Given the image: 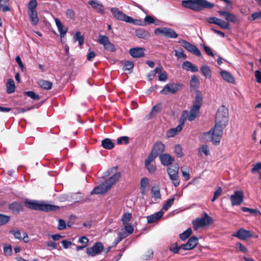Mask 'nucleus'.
I'll return each mask as SVG.
<instances>
[{"label":"nucleus","mask_w":261,"mask_h":261,"mask_svg":"<svg viewBox=\"0 0 261 261\" xmlns=\"http://www.w3.org/2000/svg\"><path fill=\"white\" fill-rule=\"evenodd\" d=\"M228 121V110L224 106H221L218 110L215 117V126L207 134L212 132V141L217 145L220 143L223 135V129L227 124Z\"/></svg>","instance_id":"f257e3e1"},{"label":"nucleus","mask_w":261,"mask_h":261,"mask_svg":"<svg viewBox=\"0 0 261 261\" xmlns=\"http://www.w3.org/2000/svg\"><path fill=\"white\" fill-rule=\"evenodd\" d=\"M202 100L201 92L199 90H197L195 100L190 109V112H188L187 110H184L182 112L179 120V125H180L183 128L187 119L190 121H193L195 120L199 113Z\"/></svg>","instance_id":"f03ea898"},{"label":"nucleus","mask_w":261,"mask_h":261,"mask_svg":"<svg viewBox=\"0 0 261 261\" xmlns=\"http://www.w3.org/2000/svg\"><path fill=\"white\" fill-rule=\"evenodd\" d=\"M218 13L220 16L224 18L227 22L216 17H211L207 18V22L216 24L223 29H228L229 28V22L234 23L239 22V19L237 16L229 12L219 10Z\"/></svg>","instance_id":"7ed1b4c3"},{"label":"nucleus","mask_w":261,"mask_h":261,"mask_svg":"<svg viewBox=\"0 0 261 261\" xmlns=\"http://www.w3.org/2000/svg\"><path fill=\"white\" fill-rule=\"evenodd\" d=\"M24 205L27 208L36 210L42 211L45 212L56 211L59 209V206L43 202L39 203L37 201L26 199L24 200Z\"/></svg>","instance_id":"20e7f679"},{"label":"nucleus","mask_w":261,"mask_h":261,"mask_svg":"<svg viewBox=\"0 0 261 261\" xmlns=\"http://www.w3.org/2000/svg\"><path fill=\"white\" fill-rule=\"evenodd\" d=\"M182 7L190 10L200 11L203 8L212 9L214 5L206 0H183L181 2Z\"/></svg>","instance_id":"39448f33"},{"label":"nucleus","mask_w":261,"mask_h":261,"mask_svg":"<svg viewBox=\"0 0 261 261\" xmlns=\"http://www.w3.org/2000/svg\"><path fill=\"white\" fill-rule=\"evenodd\" d=\"M212 223V218L206 213H204L203 217L197 218L192 221L193 228L196 230L200 227L208 225Z\"/></svg>","instance_id":"423d86ee"},{"label":"nucleus","mask_w":261,"mask_h":261,"mask_svg":"<svg viewBox=\"0 0 261 261\" xmlns=\"http://www.w3.org/2000/svg\"><path fill=\"white\" fill-rule=\"evenodd\" d=\"M167 171L174 186L175 187L178 186L180 184L178 176V165L177 164L172 165L170 167L167 168Z\"/></svg>","instance_id":"0eeeda50"},{"label":"nucleus","mask_w":261,"mask_h":261,"mask_svg":"<svg viewBox=\"0 0 261 261\" xmlns=\"http://www.w3.org/2000/svg\"><path fill=\"white\" fill-rule=\"evenodd\" d=\"M182 86L183 85L180 83H169L161 90L160 93L164 95L173 94L181 89Z\"/></svg>","instance_id":"6e6552de"},{"label":"nucleus","mask_w":261,"mask_h":261,"mask_svg":"<svg viewBox=\"0 0 261 261\" xmlns=\"http://www.w3.org/2000/svg\"><path fill=\"white\" fill-rule=\"evenodd\" d=\"M178 42L180 43L181 45L188 51L198 57H200L201 56V51L195 45H193L189 42L183 39L179 40Z\"/></svg>","instance_id":"1a4fd4ad"},{"label":"nucleus","mask_w":261,"mask_h":261,"mask_svg":"<svg viewBox=\"0 0 261 261\" xmlns=\"http://www.w3.org/2000/svg\"><path fill=\"white\" fill-rule=\"evenodd\" d=\"M154 34L157 35L162 34L169 38H176L178 36L177 34L173 29L166 27L156 29L154 30Z\"/></svg>","instance_id":"9d476101"},{"label":"nucleus","mask_w":261,"mask_h":261,"mask_svg":"<svg viewBox=\"0 0 261 261\" xmlns=\"http://www.w3.org/2000/svg\"><path fill=\"white\" fill-rule=\"evenodd\" d=\"M103 250V245L102 243L98 242L95 243L91 247L86 249V253L88 255L94 256L100 254Z\"/></svg>","instance_id":"9b49d317"},{"label":"nucleus","mask_w":261,"mask_h":261,"mask_svg":"<svg viewBox=\"0 0 261 261\" xmlns=\"http://www.w3.org/2000/svg\"><path fill=\"white\" fill-rule=\"evenodd\" d=\"M165 150V145L161 141L156 142L148 155H152L155 159L158 155L162 154Z\"/></svg>","instance_id":"f8f14e48"},{"label":"nucleus","mask_w":261,"mask_h":261,"mask_svg":"<svg viewBox=\"0 0 261 261\" xmlns=\"http://www.w3.org/2000/svg\"><path fill=\"white\" fill-rule=\"evenodd\" d=\"M230 199L232 206L240 205L244 200L243 191L241 190L235 191L234 194L231 195Z\"/></svg>","instance_id":"ddd939ff"},{"label":"nucleus","mask_w":261,"mask_h":261,"mask_svg":"<svg viewBox=\"0 0 261 261\" xmlns=\"http://www.w3.org/2000/svg\"><path fill=\"white\" fill-rule=\"evenodd\" d=\"M232 236L237 237L242 240H246L248 238L252 237V232L250 230H247L244 228H241L237 231L234 232Z\"/></svg>","instance_id":"4468645a"},{"label":"nucleus","mask_w":261,"mask_h":261,"mask_svg":"<svg viewBox=\"0 0 261 261\" xmlns=\"http://www.w3.org/2000/svg\"><path fill=\"white\" fill-rule=\"evenodd\" d=\"M111 11L114 17L117 20L127 22L128 16L124 14L122 11L119 10L117 8H113Z\"/></svg>","instance_id":"2eb2a0df"},{"label":"nucleus","mask_w":261,"mask_h":261,"mask_svg":"<svg viewBox=\"0 0 261 261\" xmlns=\"http://www.w3.org/2000/svg\"><path fill=\"white\" fill-rule=\"evenodd\" d=\"M198 243V239L197 237L193 236L191 237L188 242L185 244H181L182 249L185 250H190L194 249Z\"/></svg>","instance_id":"dca6fc26"},{"label":"nucleus","mask_w":261,"mask_h":261,"mask_svg":"<svg viewBox=\"0 0 261 261\" xmlns=\"http://www.w3.org/2000/svg\"><path fill=\"white\" fill-rule=\"evenodd\" d=\"M110 189V186L106 184L105 181L103 182L96 187L91 192V194H102L106 193L108 190Z\"/></svg>","instance_id":"f3484780"},{"label":"nucleus","mask_w":261,"mask_h":261,"mask_svg":"<svg viewBox=\"0 0 261 261\" xmlns=\"http://www.w3.org/2000/svg\"><path fill=\"white\" fill-rule=\"evenodd\" d=\"M160 160L162 164L165 166L172 165L174 159L168 153H163L160 155Z\"/></svg>","instance_id":"a211bd4d"},{"label":"nucleus","mask_w":261,"mask_h":261,"mask_svg":"<svg viewBox=\"0 0 261 261\" xmlns=\"http://www.w3.org/2000/svg\"><path fill=\"white\" fill-rule=\"evenodd\" d=\"M155 159L152 155H148L145 161V167L150 173H153L156 170V167L151 163Z\"/></svg>","instance_id":"6ab92c4d"},{"label":"nucleus","mask_w":261,"mask_h":261,"mask_svg":"<svg viewBox=\"0 0 261 261\" xmlns=\"http://www.w3.org/2000/svg\"><path fill=\"white\" fill-rule=\"evenodd\" d=\"M144 49L142 47L132 48L129 50V53L134 58H141L144 56Z\"/></svg>","instance_id":"aec40b11"},{"label":"nucleus","mask_w":261,"mask_h":261,"mask_svg":"<svg viewBox=\"0 0 261 261\" xmlns=\"http://www.w3.org/2000/svg\"><path fill=\"white\" fill-rule=\"evenodd\" d=\"M163 215V212L160 211L152 215L147 217V223L149 224L157 222Z\"/></svg>","instance_id":"412c9836"},{"label":"nucleus","mask_w":261,"mask_h":261,"mask_svg":"<svg viewBox=\"0 0 261 261\" xmlns=\"http://www.w3.org/2000/svg\"><path fill=\"white\" fill-rule=\"evenodd\" d=\"M88 4L92 7V8L96 10L100 14L104 13L103 6L99 3L97 0H92L88 2Z\"/></svg>","instance_id":"4be33fe9"},{"label":"nucleus","mask_w":261,"mask_h":261,"mask_svg":"<svg viewBox=\"0 0 261 261\" xmlns=\"http://www.w3.org/2000/svg\"><path fill=\"white\" fill-rule=\"evenodd\" d=\"M182 68L186 70L191 71L193 72H197L198 71L197 67L188 61H186L183 62L182 64Z\"/></svg>","instance_id":"5701e85b"},{"label":"nucleus","mask_w":261,"mask_h":261,"mask_svg":"<svg viewBox=\"0 0 261 261\" xmlns=\"http://www.w3.org/2000/svg\"><path fill=\"white\" fill-rule=\"evenodd\" d=\"M9 208L13 213L18 214L23 210V206L21 203L14 202L9 205Z\"/></svg>","instance_id":"b1692460"},{"label":"nucleus","mask_w":261,"mask_h":261,"mask_svg":"<svg viewBox=\"0 0 261 261\" xmlns=\"http://www.w3.org/2000/svg\"><path fill=\"white\" fill-rule=\"evenodd\" d=\"M136 35L139 38L148 39L150 37V33L146 30L142 29H138L135 31Z\"/></svg>","instance_id":"393cba45"},{"label":"nucleus","mask_w":261,"mask_h":261,"mask_svg":"<svg viewBox=\"0 0 261 261\" xmlns=\"http://www.w3.org/2000/svg\"><path fill=\"white\" fill-rule=\"evenodd\" d=\"M220 74L222 78L227 82L231 84H234L235 83L234 78L229 72L222 70L220 72Z\"/></svg>","instance_id":"a878e982"},{"label":"nucleus","mask_w":261,"mask_h":261,"mask_svg":"<svg viewBox=\"0 0 261 261\" xmlns=\"http://www.w3.org/2000/svg\"><path fill=\"white\" fill-rule=\"evenodd\" d=\"M31 23L33 25H37L39 22L37 11L28 12Z\"/></svg>","instance_id":"bb28decb"},{"label":"nucleus","mask_w":261,"mask_h":261,"mask_svg":"<svg viewBox=\"0 0 261 261\" xmlns=\"http://www.w3.org/2000/svg\"><path fill=\"white\" fill-rule=\"evenodd\" d=\"M120 173L119 172L116 173L111 177H110L108 179L105 180L106 184H108L110 188H111L112 186L114 184L120 177Z\"/></svg>","instance_id":"cd10ccee"},{"label":"nucleus","mask_w":261,"mask_h":261,"mask_svg":"<svg viewBox=\"0 0 261 261\" xmlns=\"http://www.w3.org/2000/svg\"><path fill=\"white\" fill-rule=\"evenodd\" d=\"M38 84L43 89L48 90L52 88L53 83L48 81L40 79Z\"/></svg>","instance_id":"c85d7f7f"},{"label":"nucleus","mask_w":261,"mask_h":261,"mask_svg":"<svg viewBox=\"0 0 261 261\" xmlns=\"http://www.w3.org/2000/svg\"><path fill=\"white\" fill-rule=\"evenodd\" d=\"M101 146L106 149H112L114 146V143L109 138H105L101 141Z\"/></svg>","instance_id":"c756f323"},{"label":"nucleus","mask_w":261,"mask_h":261,"mask_svg":"<svg viewBox=\"0 0 261 261\" xmlns=\"http://www.w3.org/2000/svg\"><path fill=\"white\" fill-rule=\"evenodd\" d=\"M15 85L13 79H9L8 80L6 84V91L7 93H12L15 91Z\"/></svg>","instance_id":"7c9ffc66"},{"label":"nucleus","mask_w":261,"mask_h":261,"mask_svg":"<svg viewBox=\"0 0 261 261\" xmlns=\"http://www.w3.org/2000/svg\"><path fill=\"white\" fill-rule=\"evenodd\" d=\"M182 129V127L180 125H178L176 127L171 128L167 131V135L168 137H173L181 132Z\"/></svg>","instance_id":"2f4dec72"},{"label":"nucleus","mask_w":261,"mask_h":261,"mask_svg":"<svg viewBox=\"0 0 261 261\" xmlns=\"http://www.w3.org/2000/svg\"><path fill=\"white\" fill-rule=\"evenodd\" d=\"M163 69V67L160 66L159 67H156L154 70L150 71L147 76L148 80L151 81L156 73H159L162 72Z\"/></svg>","instance_id":"473e14b6"},{"label":"nucleus","mask_w":261,"mask_h":261,"mask_svg":"<svg viewBox=\"0 0 261 261\" xmlns=\"http://www.w3.org/2000/svg\"><path fill=\"white\" fill-rule=\"evenodd\" d=\"M9 1L10 0H0V10L4 12L10 11V8L7 5Z\"/></svg>","instance_id":"72a5a7b5"},{"label":"nucleus","mask_w":261,"mask_h":261,"mask_svg":"<svg viewBox=\"0 0 261 261\" xmlns=\"http://www.w3.org/2000/svg\"><path fill=\"white\" fill-rule=\"evenodd\" d=\"M37 7V0H31L28 5V12H32L37 11L36 8Z\"/></svg>","instance_id":"f704fd0d"},{"label":"nucleus","mask_w":261,"mask_h":261,"mask_svg":"<svg viewBox=\"0 0 261 261\" xmlns=\"http://www.w3.org/2000/svg\"><path fill=\"white\" fill-rule=\"evenodd\" d=\"M4 254L6 256H11L12 254V247L10 244H4L3 246Z\"/></svg>","instance_id":"c9c22d12"},{"label":"nucleus","mask_w":261,"mask_h":261,"mask_svg":"<svg viewBox=\"0 0 261 261\" xmlns=\"http://www.w3.org/2000/svg\"><path fill=\"white\" fill-rule=\"evenodd\" d=\"M201 71L203 75H204L205 76L207 77L208 78L211 77V70L208 66H202L201 67Z\"/></svg>","instance_id":"e433bc0d"},{"label":"nucleus","mask_w":261,"mask_h":261,"mask_svg":"<svg viewBox=\"0 0 261 261\" xmlns=\"http://www.w3.org/2000/svg\"><path fill=\"white\" fill-rule=\"evenodd\" d=\"M132 216L129 213H125L123 214L121 218V221L123 224H129V222L131 220Z\"/></svg>","instance_id":"4c0bfd02"},{"label":"nucleus","mask_w":261,"mask_h":261,"mask_svg":"<svg viewBox=\"0 0 261 261\" xmlns=\"http://www.w3.org/2000/svg\"><path fill=\"white\" fill-rule=\"evenodd\" d=\"M192 233V229L191 228H189L182 233H180L179 237L182 241H185L191 236Z\"/></svg>","instance_id":"58836bf2"},{"label":"nucleus","mask_w":261,"mask_h":261,"mask_svg":"<svg viewBox=\"0 0 261 261\" xmlns=\"http://www.w3.org/2000/svg\"><path fill=\"white\" fill-rule=\"evenodd\" d=\"M73 38L75 41H77L79 42V45L81 46L83 44L84 42V37L81 35L80 32H77L75 33Z\"/></svg>","instance_id":"ea45409f"},{"label":"nucleus","mask_w":261,"mask_h":261,"mask_svg":"<svg viewBox=\"0 0 261 261\" xmlns=\"http://www.w3.org/2000/svg\"><path fill=\"white\" fill-rule=\"evenodd\" d=\"M151 194L152 197L154 199H160L161 198V195L160 191L159 188L156 187H152L151 188Z\"/></svg>","instance_id":"a19ab883"},{"label":"nucleus","mask_w":261,"mask_h":261,"mask_svg":"<svg viewBox=\"0 0 261 261\" xmlns=\"http://www.w3.org/2000/svg\"><path fill=\"white\" fill-rule=\"evenodd\" d=\"M241 210L244 212H249L254 215H260V213L257 209H252L246 207H242Z\"/></svg>","instance_id":"79ce46f5"},{"label":"nucleus","mask_w":261,"mask_h":261,"mask_svg":"<svg viewBox=\"0 0 261 261\" xmlns=\"http://www.w3.org/2000/svg\"><path fill=\"white\" fill-rule=\"evenodd\" d=\"M23 94L30 97L34 100H39L40 99V96L32 91H25L23 93Z\"/></svg>","instance_id":"37998d69"},{"label":"nucleus","mask_w":261,"mask_h":261,"mask_svg":"<svg viewBox=\"0 0 261 261\" xmlns=\"http://www.w3.org/2000/svg\"><path fill=\"white\" fill-rule=\"evenodd\" d=\"M128 23H132L138 25H144V21L140 19H134L132 17L129 16L127 19Z\"/></svg>","instance_id":"c03bdc74"},{"label":"nucleus","mask_w":261,"mask_h":261,"mask_svg":"<svg viewBox=\"0 0 261 261\" xmlns=\"http://www.w3.org/2000/svg\"><path fill=\"white\" fill-rule=\"evenodd\" d=\"M180 249H182V247H181V245H180L179 246H178L176 243L171 245L169 247V250L175 254L177 253Z\"/></svg>","instance_id":"a18cd8bd"},{"label":"nucleus","mask_w":261,"mask_h":261,"mask_svg":"<svg viewBox=\"0 0 261 261\" xmlns=\"http://www.w3.org/2000/svg\"><path fill=\"white\" fill-rule=\"evenodd\" d=\"M9 233L13 234L15 238L19 240H22L20 231L18 229H11L9 231Z\"/></svg>","instance_id":"49530a36"},{"label":"nucleus","mask_w":261,"mask_h":261,"mask_svg":"<svg viewBox=\"0 0 261 261\" xmlns=\"http://www.w3.org/2000/svg\"><path fill=\"white\" fill-rule=\"evenodd\" d=\"M162 109V105L161 103H159L156 105H155L153 107L151 111L150 112L149 115L150 117H153L154 116V113H159L161 111Z\"/></svg>","instance_id":"de8ad7c7"},{"label":"nucleus","mask_w":261,"mask_h":261,"mask_svg":"<svg viewBox=\"0 0 261 261\" xmlns=\"http://www.w3.org/2000/svg\"><path fill=\"white\" fill-rule=\"evenodd\" d=\"M10 220V217L9 216L0 214V226L6 224Z\"/></svg>","instance_id":"09e8293b"},{"label":"nucleus","mask_w":261,"mask_h":261,"mask_svg":"<svg viewBox=\"0 0 261 261\" xmlns=\"http://www.w3.org/2000/svg\"><path fill=\"white\" fill-rule=\"evenodd\" d=\"M175 198L174 197L167 200L166 203L163 205V209L165 211L168 210L174 203Z\"/></svg>","instance_id":"8fccbe9b"},{"label":"nucleus","mask_w":261,"mask_h":261,"mask_svg":"<svg viewBox=\"0 0 261 261\" xmlns=\"http://www.w3.org/2000/svg\"><path fill=\"white\" fill-rule=\"evenodd\" d=\"M222 193V189L220 187H218L214 194V197L212 199V201L214 202L221 195Z\"/></svg>","instance_id":"3c124183"},{"label":"nucleus","mask_w":261,"mask_h":261,"mask_svg":"<svg viewBox=\"0 0 261 261\" xmlns=\"http://www.w3.org/2000/svg\"><path fill=\"white\" fill-rule=\"evenodd\" d=\"M65 15L66 18L69 19H74L75 16L74 11L71 9H67L65 12Z\"/></svg>","instance_id":"603ef678"},{"label":"nucleus","mask_w":261,"mask_h":261,"mask_svg":"<svg viewBox=\"0 0 261 261\" xmlns=\"http://www.w3.org/2000/svg\"><path fill=\"white\" fill-rule=\"evenodd\" d=\"M260 18H261V12H254L248 17V20L252 21Z\"/></svg>","instance_id":"864d4df0"},{"label":"nucleus","mask_w":261,"mask_h":261,"mask_svg":"<svg viewBox=\"0 0 261 261\" xmlns=\"http://www.w3.org/2000/svg\"><path fill=\"white\" fill-rule=\"evenodd\" d=\"M134 67V64L133 62L130 61H126L124 62V65L123 67V70H130Z\"/></svg>","instance_id":"5fc2aeb1"},{"label":"nucleus","mask_w":261,"mask_h":261,"mask_svg":"<svg viewBox=\"0 0 261 261\" xmlns=\"http://www.w3.org/2000/svg\"><path fill=\"white\" fill-rule=\"evenodd\" d=\"M109 41V39L107 36L102 35H99L98 42L100 44H102L104 46Z\"/></svg>","instance_id":"6e6d98bb"},{"label":"nucleus","mask_w":261,"mask_h":261,"mask_svg":"<svg viewBox=\"0 0 261 261\" xmlns=\"http://www.w3.org/2000/svg\"><path fill=\"white\" fill-rule=\"evenodd\" d=\"M123 225H124V231L127 234H128V236L133 233L134 227L132 225L129 224H123Z\"/></svg>","instance_id":"4d7b16f0"},{"label":"nucleus","mask_w":261,"mask_h":261,"mask_svg":"<svg viewBox=\"0 0 261 261\" xmlns=\"http://www.w3.org/2000/svg\"><path fill=\"white\" fill-rule=\"evenodd\" d=\"M149 180L147 177H143L140 181V188H148Z\"/></svg>","instance_id":"13d9d810"},{"label":"nucleus","mask_w":261,"mask_h":261,"mask_svg":"<svg viewBox=\"0 0 261 261\" xmlns=\"http://www.w3.org/2000/svg\"><path fill=\"white\" fill-rule=\"evenodd\" d=\"M175 56L177 58H182L183 59H185L187 58V55L185 54L182 48H181L180 50H175Z\"/></svg>","instance_id":"bf43d9fd"},{"label":"nucleus","mask_w":261,"mask_h":261,"mask_svg":"<svg viewBox=\"0 0 261 261\" xmlns=\"http://www.w3.org/2000/svg\"><path fill=\"white\" fill-rule=\"evenodd\" d=\"M174 152L177 157H181L184 155L181 147L180 145H175Z\"/></svg>","instance_id":"052dcab7"},{"label":"nucleus","mask_w":261,"mask_h":261,"mask_svg":"<svg viewBox=\"0 0 261 261\" xmlns=\"http://www.w3.org/2000/svg\"><path fill=\"white\" fill-rule=\"evenodd\" d=\"M123 142L125 144H127L129 143V138L127 136H123L117 139V143L118 144H121Z\"/></svg>","instance_id":"680f3d73"},{"label":"nucleus","mask_w":261,"mask_h":261,"mask_svg":"<svg viewBox=\"0 0 261 261\" xmlns=\"http://www.w3.org/2000/svg\"><path fill=\"white\" fill-rule=\"evenodd\" d=\"M154 18L150 15H146L144 18V25L146 24H151L154 23Z\"/></svg>","instance_id":"e2e57ef3"},{"label":"nucleus","mask_w":261,"mask_h":261,"mask_svg":"<svg viewBox=\"0 0 261 261\" xmlns=\"http://www.w3.org/2000/svg\"><path fill=\"white\" fill-rule=\"evenodd\" d=\"M236 246L239 251L242 252L247 253L248 252V249L247 248L240 242L236 243Z\"/></svg>","instance_id":"0e129e2a"},{"label":"nucleus","mask_w":261,"mask_h":261,"mask_svg":"<svg viewBox=\"0 0 261 261\" xmlns=\"http://www.w3.org/2000/svg\"><path fill=\"white\" fill-rule=\"evenodd\" d=\"M104 47L106 49L110 51H114L115 50V45L113 43H111L110 41L107 43L105 45H104Z\"/></svg>","instance_id":"69168bd1"},{"label":"nucleus","mask_w":261,"mask_h":261,"mask_svg":"<svg viewBox=\"0 0 261 261\" xmlns=\"http://www.w3.org/2000/svg\"><path fill=\"white\" fill-rule=\"evenodd\" d=\"M199 152L202 151L204 153V154L207 156L210 154L209 149L207 145H202L200 148L198 149Z\"/></svg>","instance_id":"338daca9"},{"label":"nucleus","mask_w":261,"mask_h":261,"mask_svg":"<svg viewBox=\"0 0 261 261\" xmlns=\"http://www.w3.org/2000/svg\"><path fill=\"white\" fill-rule=\"evenodd\" d=\"M260 169H261V162H259V163L255 164L253 166V167L252 168L251 171L252 173H256V172H258L259 170H260Z\"/></svg>","instance_id":"774afa93"}]
</instances>
